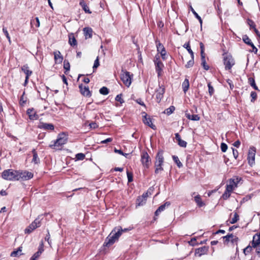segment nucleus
I'll return each instance as SVG.
<instances>
[{"mask_svg":"<svg viewBox=\"0 0 260 260\" xmlns=\"http://www.w3.org/2000/svg\"><path fill=\"white\" fill-rule=\"evenodd\" d=\"M247 24L249 26L250 29H254V28L256 27V25L254 22L251 19H247Z\"/></svg>","mask_w":260,"mask_h":260,"instance_id":"obj_39","label":"nucleus"},{"mask_svg":"<svg viewBox=\"0 0 260 260\" xmlns=\"http://www.w3.org/2000/svg\"><path fill=\"white\" fill-rule=\"evenodd\" d=\"M80 6L82 7L83 10L86 13L91 14V12L90 11L89 7L87 6L86 4L85 3L84 0H80L79 2Z\"/></svg>","mask_w":260,"mask_h":260,"instance_id":"obj_20","label":"nucleus"},{"mask_svg":"<svg viewBox=\"0 0 260 260\" xmlns=\"http://www.w3.org/2000/svg\"><path fill=\"white\" fill-rule=\"evenodd\" d=\"M18 171L13 169L4 170L2 174V178L6 180L16 181L18 180Z\"/></svg>","mask_w":260,"mask_h":260,"instance_id":"obj_3","label":"nucleus"},{"mask_svg":"<svg viewBox=\"0 0 260 260\" xmlns=\"http://www.w3.org/2000/svg\"><path fill=\"white\" fill-rule=\"evenodd\" d=\"M172 158L178 168H180L182 167L183 165L181 162V161L179 160L178 156H177L176 155H173Z\"/></svg>","mask_w":260,"mask_h":260,"instance_id":"obj_34","label":"nucleus"},{"mask_svg":"<svg viewBox=\"0 0 260 260\" xmlns=\"http://www.w3.org/2000/svg\"><path fill=\"white\" fill-rule=\"evenodd\" d=\"M200 49H201V56H202V55L205 56V54L204 53V45L202 42L200 43Z\"/></svg>","mask_w":260,"mask_h":260,"instance_id":"obj_55","label":"nucleus"},{"mask_svg":"<svg viewBox=\"0 0 260 260\" xmlns=\"http://www.w3.org/2000/svg\"><path fill=\"white\" fill-rule=\"evenodd\" d=\"M250 96L251 98V102L253 103L257 99V93L255 91H251Z\"/></svg>","mask_w":260,"mask_h":260,"instance_id":"obj_49","label":"nucleus"},{"mask_svg":"<svg viewBox=\"0 0 260 260\" xmlns=\"http://www.w3.org/2000/svg\"><path fill=\"white\" fill-rule=\"evenodd\" d=\"M146 201L144 199H141V196H140L137 199V205L139 206H143L144 205Z\"/></svg>","mask_w":260,"mask_h":260,"instance_id":"obj_35","label":"nucleus"},{"mask_svg":"<svg viewBox=\"0 0 260 260\" xmlns=\"http://www.w3.org/2000/svg\"><path fill=\"white\" fill-rule=\"evenodd\" d=\"M232 192V191H228L227 189H225L224 192L223 193V194L222 196V198H223V199H224V200L228 199L230 197L231 193Z\"/></svg>","mask_w":260,"mask_h":260,"instance_id":"obj_45","label":"nucleus"},{"mask_svg":"<svg viewBox=\"0 0 260 260\" xmlns=\"http://www.w3.org/2000/svg\"><path fill=\"white\" fill-rule=\"evenodd\" d=\"M30 24L31 27H33L34 26L36 27H39L40 25L39 18L36 17L35 18L31 19L30 21Z\"/></svg>","mask_w":260,"mask_h":260,"instance_id":"obj_30","label":"nucleus"},{"mask_svg":"<svg viewBox=\"0 0 260 260\" xmlns=\"http://www.w3.org/2000/svg\"><path fill=\"white\" fill-rule=\"evenodd\" d=\"M165 92V88L163 86H159V88L156 90V98L157 102L159 103L163 98L164 94Z\"/></svg>","mask_w":260,"mask_h":260,"instance_id":"obj_13","label":"nucleus"},{"mask_svg":"<svg viewBox=\"0 0 260 260\" xmlns=\"http://www.w3.org/2000/svg\"><path fill=\"white\" fill-rule=\"evenodd\" d=\"M175 139L178 142V144L182 147L185 148L187 145V143L186 141L182 140L181 139L180 136L178 133L175 134Z\"/></svg>","mask_w":260,"mask_h":260,"instance_id":"obj_19","label":"nucleus"},{"mask_svg":"<svg viewBox=\"0 0 260 260\" xmlns=\"http://www.w3.org/2000/svg\"><path fill=\"white\" fill-rule=\"evenodd\" d=\"M157 51L160 53L161 57L163 59H165L166 55V51L163 45L159 42H156Z\"/></svg>","mask_w":260,"mask_h":260,"instance_id":"obj_14","label":"nucleus"},{"mask_svg":"<svg viewBox=\"0 0 260 260\" xmlns=\"http://www.w3.org/2000/svg\"><path fill=\"white\" fill-rule=\"evenodd\" d=\"M22 252V247H19L16 250H14L11 253V256L12 257H18L20 255L23 254Z\"/></svg>","mask_w":260,"mask_h":260,"instance_id":"obj_26","label":"nucleus"},{"mask_svg":"<svg viewBox=\"0 0 260 260\" xmlns=\"http://www.w3.org/2000/svg\"><path fill=\"white\" fill-rule=\"evenodd\" d=\"M3 31L4 32V34H5V35L6 36L7 39L8 40L9 42H11V38L9 35V33L8 32L7 28L4 27L3 28Z\"/></svg>","mask_w":260,"mask_h":260,"instance_id":"obj_52","label":"nucleus"},{"mask_svg":"<svg viewBox=\"0 0 260 260\" xmlns=\"http://www.w3.org/2000/svg\"><path fill=\"white\" fill-rule=\"evenodd\" d=\"M232 237H233V234H228V235H227L225 236L222 237V238L224 240V242L225 243H228L230 241H231Z\"/></svg>","mask_w":260,"mask_h":260,"instance_id":"obj_48","label":"nucleus"},{"mask_svg":"<svg viewBox=\"0 0 260 260\" xmlns=\"http://www.w3.org/2000/svg\"><path fill=\"white\" fill-rule=\"evenodd\" d=\"M191 10L192 13L194 14L195 17L199 20L201 25H202L203 21L201 17L198 14V13L194 10V9L192 7H191Z\"/></svg>","mask_w":260,"mask_h":260,"instance_id":"obj_44","label":"nucleus"},{"mask_svg":"<svg viewBox=\"0 0 260 260\" xmlns=\"http://www.w3.org/2000/svg\"><path fill=\"white\" fill-rule=\"evenodd\" d=\"M143 114H144V115L143 116L142 119L143 123L152 129H155L156 127L155 125L153 124L152 119L149 116H148V115L145 112H143Z\"/></svg>","mask_w":260,"mask_h":260,"instance_id":"obj_12","label":"nucleus"},{"mask_svg":"<svg viewBox=\"0 0 260 260\" xmlns=\"http://www.w3.org/2000/svg\"><path fill=\"white\" fill-rule=\"evenodd\" d=\"M185 116L187 119L193 121H198L200 119V117L197 114L191 115L189 113H186Z\"/></svg>","mask_w":260,"mask_h":260,"instance_id":"obj_24","label":"nucleus"},{"mask_svg":"<svg viewBox=\"0 0 260 260\" xmlns=\"http://www.w3.org/2000/svg\"><path fill=\"white\" fill-rule=\"evenodd\" d=\"M89 126L90 128L95 129L99 127V125L95 122L89 123Z\"/></svg>","mask_w":260,"mask_h":260,"instance_id":"obj_59","label":"nucleus"},{"mask_svg":"<svg viewBox=\"0 0 260 260\" xmlns=\"http://www.w3.org/2000/svg\"><path fill=\"white\" fill-rule=\"evenodd\" d=\"M128 182H131L133 180V174L132 172H129L128 171L126 172Z\"/></svg>","mask_w":260,"mask_h":260,"instance_id":"obj_50","label":"nucleus"},{"mask_svg":"<svg viewBox=\"0 0 260 260\" xmlns=\"http://www.w3.org/2000/svg\"><path fill=\"white\" fill-rule=\"evenodd\" d=\"M183 47L187 49V50L188 51V53L190 54L191 57L193 58L194 57L193 52L192 51V50L191 49V48H190V45H189V43H188L187 44H185L183 45Z\"/></svg>","mask_w":260,"mask_h":260,"instance_id":"obj_36","label":"nucleus"},{"mask_svg":"<svg viewBox=\"0 0 260 260\" xmlns=\"http://www.w3.org/2000/svg\"><path fill=\"white\" fill-rule=\"evenodd\" d=\"M154 63L155 65V70L157 74L158 77H159L161 75V72L164 64L162 62L159 60V56H155V60H154Z\"/></svg>","mask_w":260,"mask_h":260,"instance_id":"obj_11","label":"nucleus"},{"mask_svg":"<svg viewBox=\"0 0 260 260\" xmlns=\"http://www.w3.org/2000/svg\"><path fill=\"white\" fill-rule=\"evenodd\" d=\"M182 87L183 91L184 93H186L189 87V82L188 79H185L184 81L182 83Z\"/></svg>","mask_w":260,"mask_h":260,"instance_id":"obj_28","label":"nucleus"},{"mask_svg":"<svg viewBox=\"0 0 260 260\" xmlns=\"http://www.w3.org/2000/svg\"><path fill=\"white\" fill-rule=\"evenodd\" d=\"M115 100L120 102V104H122L124 102V100L122 99V94L117 95L115 98Z\"/></svg>","mask_w":260,"mask_h":260,"instance_id":"obj_54","label":"nucleus"},{"mask_svg":"<svg viewBox=\"0 0 260 260\" xmlns=\"http://www.w3.org/2000/svg\"><path fill=\"white\" fill-rule=\"evenodd\" d=\"M79 88L81 93L85 96L90 97L91 95V93L89 90L88 86L83 87L82 84L79 85Z\"/></svg>","mask_w":260,"mask_h":260,"instance_id":"obj_15","label":"nucleus"},{"mask_svg":"<svg viewBox=\"0 0 260 260\" xmlns=\"http://www.w3.org/2000/svg\"><path fill=\"white\" fill-rule=\"evenodd\" d=\"M34 176L33 173L27 171H18V180L21 179L22 180H28L31 179Z\"/></svg>","mask_w":260,"mask_h":260,"instance_id":"obj_8","label":"nucleus"},{"mask_svg":"<svg viewBox=\"0 0 260 260\" xmlns=\"http://www.w3.org/2000/svg\"><path fill=\"white\" fill-rule=\"evenodd\" d=\"M208 92L210 96H211L214 92V89L213 87L211 85L210 83H208Z\"/></svg>","mask_w":260,"mask_h":260,"instance_id":"obj_47","label":"nucleus"},{"mask_svg":"<svg viewBox=\"0 0 260 260\" xmlns=\"http://www.w3.org/2000/svg\"><path fill=\"white\" fill-rule=\"evenodd\" d=\"M194 201L198 206L200 207H203L205 205L204 203L202 202L200 195H197L194 197Z\"/></svg>","mask_w":260,"mask_h":260,"instance_id":"obj_31","label":"nucleus"},{"mask_svg":"<svg viewBox=\"0 0 260 260\" xmlns=\"http://www.w3.org/2000/svg\"><path fill=\"white\" fill-rule=\"evenodd\" d=\"M41 225L40 220L39 218H36L27 228L25 230V233L27 234L31 233L37 228Z\"/></svg>","mask_w":260,"mask_h":260,"instance_id":"obj_10","label":"nucleus"},{"mask_svg":"<svg viewBox=\"0 0 260 260\" xmlns=\"http://www.w3.org/2000/svg\"><path fill=\"white\" fill-rule=\"evenodd\" d=\"M239 240V239L237 237L235 236H234L233 235V237H232V238L231 239V241L232 243L233 244H235L236 243V244H237V242Z\"/></svg>","mask_w":260,"mask_h":260,"instance_id":"obj_60","label":"nucleus"},{"mask_svg":"<svg viewBox=\"0 0 260 260\" xmlns=\"http://www.w3.org/2000/svg\"><path fill=\"white\" fill-rule=\"evenodd\" d=\"M112 140H113L112 138H108L106 139V140L102 141L101 142V143L102 144H106L107 143L112 142Z\"/></svg>","mask_w":260,"mask_h":260,"instance_id":"obj_64","label":"nucleus"},{"mask_svg":"<svg viewBox=\"0 0 260 260\" xmlns=\"http://www.w3.org/2000/svg\"><path fill=\"white\" fill-rule=\"evenodd\" d=\"M237 186L235 184V182L234 180H229V184H227L226 186V189L228 191H232L235 187Z\"/></svg>","mask_w":260,"mask_h":260,"instance_id":"obj_23","label":"nucleus"},{"mask_svg":"<svg viewBox=\"0 0 260 260\" xmlns=\"http://www.w3.org/2000/svg\"><path fill=\"white\" fill-rule=\"evenodd\" d=\"M38 127L44 130L52 131L54 129V126L53 124L44 122H41L39 125Z\"/></svg>","mask_w":260,"mask_h":260,"instance_id":"obj_16","label":"nucleus"},{"mask_svg":"<svg viewBox=\"0 0 260 260\" xmlns=\"http://www.w3.org/2000/svg\"><path fill=\"white\" fill-rule=\"evenodd\" d=\"M230 179L231 180H234V181L235 182V184L237 186V184L240 182V181L241 180V178H239V177H235L234 178H231Z\"/></svg>","mask_w":260,"mask_h":260,"instance_id":"obj_63","label":"nucleus"},{"mask_svg":"<svg viewBox=\"0 0 260 260\" xmlns=\"http://www.w3.org/2000/svg\"><path fill=\"white\" fill-rule=\"evenodd\" d=\"M239 216L237 212H235L234 214L233 217L230 220V223L231 224L235 223L236 222H237V221L239 220Z\"/></svg>","mask_w":260,"mask_h":260,"instance_id":"obj_38","label":"nucleus"},{"mask_svg":"<svg viewBox=\"0 0 260 260\" xmlns=\"http://www.w3.org/2000/svg\"><path fill=\"white\" fill-rule=\"evenodd\" d=\"M69 43L71 46H74L77 45V41H76L75 38L74 37L73 34L69 35Z\"/></svg>","mask_w":260,"mask_h":260,"instance_id":"obj_27","label":"nucleus"},{"mask_svg":"<svg viewBox=\"0 0 260 260\" xmlns=\"http://www.w3.org/2000/svg\"><path fill=\"white\" fill-rule=\"evenodd\" d=\"M67 137L64 134H60L58 135L57 139L54 141V144L50 145V147L54 148L55 147L61 146L67 143Z\"/></svg>","mask_w":260,"mask_h":260,"instance_id":"obj_6","label":"nucleus"},{"mask_svg":"<svg viewBox=\"0 0 260 260\" xmlns=\"http://www.w3.org/2000/svg\"><path fill=\"white\" fill-rule=\"evenodd\" d=\"M99 91L101 94L107 95L109 92V90L107 87L104 86L100 89Z\"/></svg>","mask_w":260,"mask_h":260,"instance_id":"obj_40","label":"nucleus"},{"mask_svg":"<svg viewBox=\"0 0 260 260\" xmlns=\"http://www.w3.org/2000/svg\"><path fill=\"white\" fill-rule=\"evenodd\" d=\"M252 246L248 245L244 249L243 252L245 255L250 252L252 249Z\"/></svg>","mask_w":260,"mask_h":260,"instance_id":"obj_51","label":"nucleus"},{"mask_svg":"<svg viewBox=\"0 0 260 260\" xmlns=\"http://www.w3.org/2000/svg\"><path fill=\"white\" fill-rule=\"evenodd\" d=\"M201 65L202 66L204 69L206 71L208 70L209 69V67L206 63L205 56L202 55V56H201Z\"/></svg>","mask_w":260,"mask_h":260,"instance_id":"obj_33","label":"nucleus"},{"mask_svg":"<svg viewBox=\"0 0 260 260\" xmlns=\"http://www.w3.org/2000/svg\"><path fill=\"white\" fill-rule=\"evenodd\" d=\"M220 148H221V151L222 152H224L226 151V150L228 149V145L224 143H222L221 144Z\"/></svg>","mask_w":260,"mask_h":260,"instance_id":"obj_57","label":"nucleus"},{"mask_svg":"<svg viewBox=\"0 0 260 260\" xmlns=\"http://www.w3.org/2000/svg\"><path fill=\"white\" fill-rule=\"evenodd\" d=\"M63 68L66 70L64 72L65 74H67V72L70 70V65L68 61L65 60L63 62Z\"/></svg>","mask_w":260,"mask_h":260,"instance_id":"obj_43","label":"nucleus"},{"mask_svg":"<svg viewBox=\"0 0 260 260\" xmlns=\"http://www.w3.org/2000/svg\"><path fill=\"white\" fill-rule=\"evenodd\" d=\"M136 102L138 104H139V105L142 106H144V107H146V105L145 104H144V103L143 102L142 100L140 98L139 99H137L136 100H135Z\"/></svg>","mask_w":260,"mask_h":260,"instance_id":"obj_61","label":"nucleus"},{"mask_svg":"<svg viewBox=\"0 0 260 260\" xmlns=\"http://www.w3.org/2000/svg\"><path fill=\"white\" fill-rule=\"evenodd\" d=\"M223 64L225 66V70H230L235 64V61L231 55L223 54Z\"/></svg>","mask_w":260,"mask_h":260,"instance_id":"obj_5","label":"nucleus"},{"mask_svg":"<svg viewBox=\"0 0 260 260\" xmlns=\"http://www.w3.org/2000/svg\"><path fill=\"white\" fill-rule=\"evenodd\" d=\"M249 84L256 90H258V87L256 86L254 79L252 77L248 78Z\"/></svg>","mask_w":260,"mask_h":260,"instance_id":"obj_32","label":"nucleus"},{"mask_svg":"<svg viewBox=\"0 0 260 260\" xmlns=\"http://www.w3.org/2000/svg\"><path fill=\"white\" fill-rule=\"evenodd\" d=\"M50 235L49 234V232L48 230H47V234L46 235L45 238V241H47L48 244H49L50 246H51V240H50Z\"/></svg>","mask_w":260,"mask_h":260,"instance_id":"obj_56","label":"nucleus"},{"mask_svg":"<svg viewBox=\"0 0 260 260\" xmlns=\"http://www.w3.org/2000/svg\"><path fill=\"white\" fill-rule=\"evenodd\" d=\"M33 109H28L27 110V114L28 115L30 119H34L36 118V114H31L33 112Z\"/></svg>","mask_w":260,"mask_h":260,"instance_id":"obj_42","label":"nucleus"},{"mask_svg":"<svg viewBox=\"0 0 260 260\" xmlns=\"http://www.w3.org/2000/svg\"><path fill=\"white\" fill-rule=\"evenodd\" d=\"M85 154L82 153H79L76 155V158L78 160H83L85 158Z\"/></svg>","mask_w":260,"mask_h":260,"instance_id":"obj_53","label":"nucleus"},{"mask_svg":"<svg viewBox=\"0 0 260 260\" xmlns=\"http://www.w3.org/2000/svg\"><path fill=\"white\" fill-rule=\"evenodd\" d=\"M122 233V230L121 229H117V231L116 229L113 230L109 235L106 238L104 246L109 247L113 244L118 239Z\"/></svg>","mask_w":260,"mask_h":260,"instance_id":"obj_1","label":"nucleus"},{"mask_svg":"<svg viewBox=\"0 0 260 260\" xmlns=\"http://www.w3.org/2000/svg\"><path fill=\"white\" fill-rule=\"evenodd\" d=\"M194 64V57H191V59L189 60L185 65L186 68H189L192 67Z\"/></svg>","mask_w":260,"mask_h":260,"instance_id":"obj_46","label":"nucleus"},{"mask_svg":"<svg viewBox=\"0 0 260 260\" xmlns=\"http://www.w3.org/2000/svg\"><path fill=\"white\" fill-rule=\"evenodd\" d=\"M164 162V151L159 150L155 156L154 162L155 174H157L164 171L162 166Z\"/></svg>","mask_w":260,"mask_h":260,"instance_id":"obj_2","label":"nucleus"},{"mask_svg":"<svg viewBox=\"0 0 260 260\" xmlns=\"http://www.w3.org/2000/svg\"><path fill=\"white\" fill-rule=\"evenodd\" d=\"M100 66L99 57H97L96 59L95 60L94 64L93 66V69L94 70L96 69Z\"/></svg>","mask_w":260,"mask_h":260,"instance_id":"obj_58","label":"nucleus"},{"mask_svg":"<svg viewBox=\"0 0 260 260\" xmlns=\"http://www.w3.org/2000/svg\"><path fill=\"white\" fill-rule=\"evenodd\" d=\"M208 251V248L206 246H203L199 248L196 250V254H198L199 256L205 254Z\"/></svg>","mask_w":260,"mask_h":260,"instance_id":"obj_22","label":"nucleus"},{"mask_svg":"<svg viewBox=\"0 0 260 260\" xmlns=\"http://www.w3.org/2000/svg\"><path fill=\"white\" fill-rule=\"evenodd\" d=\"M21 70L25 73L26 76H30L32 74V72L29 70L27 64L23 66L21 68Z\"/></svg>","mask_w":260,"mask_h":260,"instance_id":"obj_29","label":"nucleus"},{"mask_svg":"<svg viewBox=\"0 0 260 260\" xmlns=\"http://www.w3.org/2000/svg\"><path fill=\"white\" fill-rule=\"evenodd\" d=\"M242 40L245 44H246L248 45H250L252 43L251 40L249 38V37L246 35L243 36Z\"/></svg>","mask_w":260,"mask_h":260,"instance_id":"obj_37","label":"nucleus"},{"mask_svg":"<svg viewBox=\"0 0 260 260\" xmlns=\"http://www.w3.org/2000/svg\"><path fill=\"white\" fill-rule=\"evenodd\" d=\"M32 153L33 154V158L31 162L35 164H39L40 162V158H39L38 154L35 149L32 150Z\"/></svg>","mask_w":260,"mask_h":260,"instance_id":"obj_25","label":"nucleus"},{"mask_svg":"<svg viewBox=\"0 0 260 260\" xmlns=\"http://www.w3.org/2000/svg\"><path fill=\"white\" fill-rule=\"evenodd\" d=\"M83 31L86 39L92 37V30L90 27H85L83 28Z\"/></svg>","mask_w":260,"mask_h":260,"instance_id":"obj_21","label":"nucleus"},{"mask_svg":"<svg viewBox=\"0 0 260 260\" xmlns=\"http://www.w3.org/2000/svg\"><path fill=\"white\" fill-rule=\"evenodd\" d=\"M233 154L235 159H237L238 157V151L237 149L232 148Z\"/></svg>","mask_w":260,"mask_h":260,"instance_id":"obj_62","label":"nucleus"},{"mask_svg":"<svg viewBox=\"0 0 260 260\" xmlns=\"http://www.w3.org/2000/svg\"><path fill=\"white\" fill-rule=\"evenodd\" d=\"M141 161L143 166L146 169H148L151 164V159L148 153L143 151L141 153Z\"/></svg>","mask_w":260,"mask_h":260,"instance_id":"obj_7","label":"nucleus"},{"mask_svg":"<svg viewBox=\"0 0 260 260\" xmlns=\"http://www.w3.org/2000/svg\"><path fill=\"white\" fill-rule=\"evenodd\" d=\"M133 76L129 72L122 70L120 74V79L123 84L127 87H129L132 83V79Z\"/></svg>","mask_w":260,"mask_h":260,"instance_id":"obj_4","label":"nucleus"},{"mask_svg":"<svg viewBox=\"0 0 260 260\" xmlns=\"http://www.w3.org/2000/svg\"><path fill=\"white\" fill-rule=\"evenodd\" d=\"M170 205V202H166L164 204L160 205L155 212V215L158 216L160 212L165 210L166 208L169 207Z\"/></svg>","mask_w":260,"mask_h":260,"instance_id":"obj_18","label":"nucleus"},{"mask_svg":"<svg viewBox=\"0 0 260 260\" xmlns=\"http://www.w3.org/2000/svg\"><path fill=\"white\" fill-rule=\"evenodd\" d=\"M54 60L56 63H61L63 60V56L59 51L56 50L53 52Z\"/></svg>","mask_w":260,"mask_h":260,"instance_id":"obj_17","label":"nucleus"},{"mask_svg":"<svg viewBox=\"0 0 260 260\" xmlns=\"http://www.w3.org/2000/svg\"><path fill=\"white\" fill-rule=\"evenodd\" d=\"M175 107L173 106H170L169 108L166 109L164 113L167 114V115H169L171 114L175 110Z\"/></svg>","mask_w":260,"mask_h":260,"instance_id":"obj_41","label":"nucleus"},{"mask_svg":"<svg viewBox=\"0 0 260 260\" xmlns=\"http://www.w3.org/2000/svg\"><path fill=\"white\" fill-rule=\"evenodd\" d=\"M256 153V148L254 147H250L249 148L247 160L249 165L252 166L255 163V155Z\"/></svg>","mask_w":260,"mask_h":260,"instance_id":"obj_9","label":"nucleus"}]
</instances>
